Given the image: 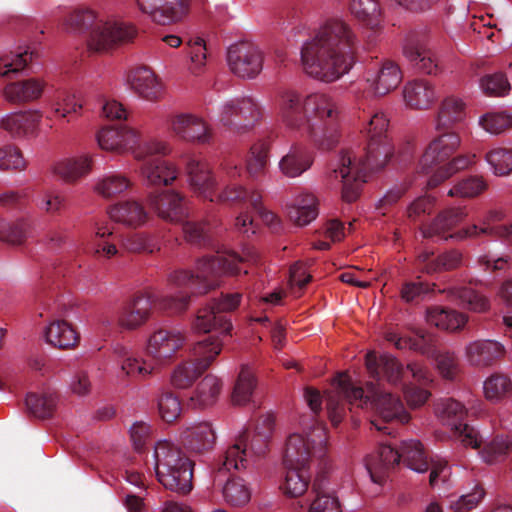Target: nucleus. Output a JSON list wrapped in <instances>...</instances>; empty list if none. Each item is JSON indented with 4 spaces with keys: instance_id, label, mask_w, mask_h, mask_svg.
Wrapping results in <instances>:
<instances>
[{
    "instance_id": "nucleus-60",
    "label": "nucleus",
    "mask_w": 512,
    "mask_h": 512,
    "mask_svg": "<svg viewBox=\"0 0 512 512\" xmlns=\"http://www.w3.org/2000/svg\"><path fill=\"white\" fill-rule=\"evenodd\" d=\"M483 93L488 96H504L510 90V84L502 73L487 74L479 81Z\"/></svg>"
},
{
    "instance_id": "nucleus-21",
    "label": "nucleus",
    "mask_w": 512,
    "mask_h": 512,
    "mask_svg": "<svg viewBox=\"0 0 512 512\" xmlns=\"http://www.w3.org/2000/svg\"><path fill=\"white\" fill-rule=\"evenodd\" d=\"M171 130L184 140L200 144L209 143L212 130L205 119L194 113H180L170 120Z\"/></svg>"
},
{
    "instance_id": "nucleus-50",
    "label": "nucleus",
    "mask_w": 512,
    "mask_h": 512,
    "mask_svg": "<svg viewBox=\"0 0 512 512\" xmlns=\"http://www.w3.org/2000/svg\"><path fill=\"white\" fill-rule=\"evenodd\" d=\"M204 371L193 359L184 361L173 370L171 383L179 389L188 388Z\"/></svg>"
},
{
    "instance_id": "nucleus-38",
    "label": "nucleus",
    "mask_w": 512,
    "mask_h": 512,
    "mask_svg": "<svg viewBox=\"0 0 512 512\" xmlns=\"http://www.w3.org/2000/svg\"><path fill=\"white\" fill-rule=\"evenodd\" d=\"M426 321L437 328L456 331L465 326L468 316L453 309L433 307L427 310Z\"/></svg>"
},
{
    "instance_id": "nucleus-8",
    "label": "nucleus",
    "mask_w": 512,
    "mask_h": 512,
    "mask_svg": "<svg viewBox=\"0 0 512 512\" xmlns=\"http://www.w3.org/2000/svg\"><path fill=\"white\" fill-rule=\"evenodd\" d=\"M184 343L181 332L159 328L148 337L145 357H135L123 346L116 347L115 353L121 359V369L126 375L146 378L167 366Z\"/></svg>"
},
{
    "instance_id": "nucleus-55",
    "label": "nucleus",
    "mask_w": 512,
    "mask_h": 512,
    "mask_svg": "<svg viewBox=\"0 0 512 512\" xmlns=\"http://www.w3.org/2000/svg\"><path fill=\"white\" fill-rule=\"evenodd\" d=\"M349 8L357 19L368 22L372 28L379 25L380 10L376 0H351Z\"/></svg>"
},
{
    "instance_id": "nucleus-36",
    "label": "nucleus",
    "mask_w": 512,
    "mask_h": 512,
    "mask_svg": "<svg viewBox=\"0 0 512 512\" xmlns=\"http://www.w3.org/2000/svg\"><path fill=\"white\" fill-rule=\"evenodd\" d=\"M504 352V346L494 340H477L466 347V357L472 365H487Z\"/></svg>"
},
{
    "instance_id": "nucleus-1",
    "label": "nucleus",
    "mask_w": 512,
    "mask_h": 512,
    "mask_svg": "<svg viewBox=\"0 0 512 512\" xmlns=\"http://www.w3.org/2000/svg\"><path fill=\"white\" fill-rule=\"evenodd\" d=\"M389 119L383 112L375 113L365 127L367 146L365 159L354 149L343 150L333 166L330 178L341 183L343 201L351 203L358 199L368 170H378L387 165L394 154L388 138Z\"/></svg>"
},
{
    "instance_id": "nucleus-11",
    "label": "nucleus",
    "mask_w": 512,
    "mask_h": 512,
    "mask_svg": "<svg viewBox=\"0 0 512 512\" xmlns=\"http://www.w3.org/2000/svg\"><path fill=\"white\" fill-rule=\"evenodd\" d=\"M155 472L158 481L171 491L186 494L192 489L190 461L172 442L159 440L154 447Z\"/></svg>"
},
{
    "instance_id": "nucleus-18",
    "label": "nucleus",
    "mask_w": 512,
    "mask_h": 512,
    "mask_svg": "<svg viewBox=\"0 0 512 512\" xmlns=\"http://www.w3.org/2000/svg\"><path fill=\"white\" fill-rule=\"evenodd\" d=\"M141 14L159 25L181 22L189 13L191 0H134Z\"/></svg>"
},
{
    "instance_id": "nucleus-29",
    "label": "nucleus",
    "mask_w": 512,
    "mask_h": 512,
    "mask_svg": "<svg viewBox=\"0 0 512 512\" xmlns=\"http://www.w3.org/2000/svg\"><path fill=\"white\" fill-rule=\"evenodd\" d=\"M151 311V301L145 295H138L120 310L117 324L124 330H135L146 323Z\"/></svg>"
},
{
    "instance_id": "nucleus-34",
    "label": "nucleus",
    "mask_w": 512,
    "mask_h": 512,
    "mask_svg": "<svg viewBox=\"0 0 512 512\" xmlns=\"http://www.w3.org/2000/svg\"><path fill=\"white\" fill-rule=\"evenodd\" d=\"M45 82L37 78H29L11 82L4 87L3 96L11 103H26L40 98Z\"/></svg>"
},
{
    "instance_id": "nucleus-52",
    "label": "nucleus",
    "mask_w": 512,
    "mask_h": 512,
    "mask_svg": "<svg viewBox=\"0 0 512 512\" xmlns=\"http://www.w3.org/2000/svg\"><path fill=\"white\" fill-rule=\"evenodd\" d=\"M487 189V183L481 176H469L458 181L449 191L452 197L472 198Z\"/></svg>"
},
{
    "instance_id": "nucleus-17",
    "label": "nucleus",
    "mask_w": 512,
    "mask_h": 512,
    "mask_svg": "<svg viewBox=\"0 0 512 512\" xmlns=\"http://www.w3.org/2000/svg\"><path fill=\"white\" fill-rule=\"evenodd\" d=\"M436 414L444 425L449 426L454 431L455 436L463 445L472 448L480 446L481 440L478 438L477 431L464 423L466 409L460 402L453 399L441 400L436 405Z\"/></svg>"
},
{
    "instance_id": "nucleus-64",
    "label": "nucleus",
    "mask_w": 512,
    "mask_h": 512,
    "mask_svg": "<svg viewBox=\"0 0 512 512\" xmlns=\"http://www.w3.org/2000/svg\"><path fill=\"white\" fill-rule=\"evenodd\" d=\"M484 492L476 486L471 492L461 495L456 500H451L449 509L453 512H467L474 509L482 500Z\"/></svg>"
},
{
    "instance_id": "nucleus-3",
    "label": "nucleus",
    "mask_w": 512,
    "mask_h": 512,
    "mask_svg": "<svg viewBox=\"0 0 512 512\" xmlns=\"http://www.w3.org/2000/svg\"><path fill=\"white\" fill-rule=\"evenodd\" d=\"M257 252L252 248L244 251V258L235 253H217L197 260L195 271L180 269L169 275L171 289H189L193 294H205L218 285V278L222 275H235L240 272L239 263L255 261ZM190 303V294L186 291H171L161 300V306L173 312L186 310Z\"/></svg>"
},
{
    "instance_id": "nucleus-15",
    "label": "nucleus",
    "mask_w": 512,
    "mask_h": 512,
    "mask_svg": "<svg viewBox=\"0 0 512 512\" xmlns=\"http://www.w3.org/2000/svg\"><path fill=\"white\" fill-rule=\"evenodd\" d=\"M402 81L399 66L392 61H384L375 70L366 72L363 79L357 81L351 88L358 98L383 96L396 89Z\"/></svg>"
},
{
    "instance_id": "nucleus-25",
    "label": "nucleus",
    "mask_w": 512,
    "mask_h": 512,
    "mask_svg": "<svg viewBox=\"0 0 512 512\" xmlns=\"http://www.w3.org/2000/svg\"><path fill=\"white\" fill-rule=\"evenodd\" d=\"M108 215L113 222L134 229L144 226L149 219L143 204L133 199L111 205L108 208Z\"/></svg>"
},
{
    "instance_id": "nucleus-61",
    "label": "nucleus",
    "mask_w": 512,
    "mask_h": 512,
    "mask_svg": "<svg viewBox=\"0 0 512 512\" xmlns=\"http://www.w3.org/2000/svg\"><path fill=\"white\" fill-rule=\"evenodd\" d=\"M26 165L27 162L18 147L10 144L0 147V169L22 171Z\"/></svg>"
},
{
    "instance_id": "nucleus-26",
    "label": "nucleus",
    "mask_w": 512,
    "mask_h": 512,
    "mask_svg": "<svg viewBox=\"0 0 512 512\" xmlns=\"http://www.w3.org/2000/svg\"><path fill=\"white\" fill-rule=\"evenodd\" d=\"M290 221L303 227L310 224L318 216V201L314 194L302 192L292 196L284 206Z\"/></svg>"
},
{
    "instance_id": "nucleus-14",
    "label": "nucleus",
    "mask_w": 512,
    "mask_h": 512,
    "mask_svg": "<svg viewBox=\"0 0 512 512\" xmlns=\"http://www.w3.org/2000/svg\"><path fill=\"white\" fill-rule=\"evenodd\" d=\"M302 431L291 433L285 442L283 463L285 467L308 465L312 459H319L325 466L324 457L327 451L326 430L322 424L316 423L308 427L301 424Z\"/></svg>"
},
{
    "instance_id": "nucleus-27",
    "label": "nucleus",
    "mask_w": 512,
    "mask_h": 512,
    "mask_svg": "<svg viewBox=\"0 0 512 512\" xmlns=\"http://www.w3.org/2000/svg\"><path fill=\"white\" fill-rule=\"evenodd\" d=\"M179 438L184 446L200 452L213 447L216 432L209 421H196L183 427L179 433Z\"/></svg>"
},
{
    "instance_id": "nucleus-28",
    "label": "nucleus",
    "mask_w": 512,
    "mask_h": 512,
    "mask_svg": "<svg viewBox=\"0 0 512 512\" xmlns=\"http://www.w3.org/2000/svg\"><path fill=\"white\" fill-rule=\"evenodd\" d=\"M94 157L91 153H81L71 158L55 162L51 172L61 180L72 183L87 176L93 168Z\"/></svg>"
},
{
    "instance_id": "nucleus-54",
    "label": "nucleus",
    "mask_w": 512,
    "mask_h": 512,
    "mask_svg": "<svg viewBox=\"0 0 512 512\" xmlns=\"http://www.w3.org/2000/svg\"><path fill=\"white\" fill-rule=\"evenodd\" d=\"M189 70L198 74L203 71L207 61V49L204 39L200 36L191 37L187 42Z\"/></svg>"
},
{
    "instance_id": "nucleus-63",
    "label": "nucleus",
    "mask_w": 512,
    "mask_h": 512,
    "mask_svg": "<svg viewBox=\"0 0 512 512\" xmlns=\"http://www.w3.org/2000/svg\"><path fill=\"white\" fill-rule=\"evenodd\" d=\"M181 403L177 396L170 392L163 393L158 399L160 417L166 422L175 421L181 413Z\"/></svg>"
},
{
    "instance_id": "nucleus-40",
    "label": "nucleus",
    "mask_w": 512,
    "mask_h": 512,
    "mask_svg": "<svg viewBox=\"0 0 512 512\" xmlns=\"http://www.w3.org/2000/svg\"><path fill=\"white\" fill-rule=\"evenodd\" d=\"M466 103L458 96H447L441 102L436 127H450L465 118Z\"/></svg>"
},
{
    "instance_id": "nucleus-2",
    "label": "nucleus",
    "mask_w": 512,
    "mask_h": 512,
    "mask_svg": "<svg viewBox=\"0 0 512 512\" xmlns=\"http://www.w3.org/2000/svg\"><path fill=\"white\" fill-rule=\"evenodd\" d=\"M356 44V35L345 21L329 20L321 26L315 37L303 44V69L315 79L336 81L352 68Z\"/></svg>"
},
{
    "instance_id": "nucleus-4",
    "label": "nucleus",
    "mask_w": 512,
    "mask_h": 512,
    "mask_svg": "<svg viewBox=\"0 0 512 512\" xmlns=\"http://www.w3.org/2000/svg\"><path fill=\"white\" fill-rule=\"evenodd\" d=\"M334 386L336 391L326 394L328 415L333 425H338L345 415L340 397L358 408L375 410L386 422L396 420L407 423L410 419L399 397L385 392L373 383L366 385L367 394H365L361 387L354 385L350 377L343 373L335 378Z\"/></svg>"
},
{
    "instance_id": "nucleus-20",
    "label": "nucleus",
    "mask_w": 512,
    "mask_h": 512,
    "mask_svg": "<svg viewBox=\"0 0 512 512\" xmlns=\"http://www.w3.org/2000/svg\"><path fill=\"white\" fill-rule=\"evenodd\" d=\"M140 137V133L129 126H104L95 134L97 145L102 151L117 155H132V149Z\"/></svg>"
},
{
    "instance_id": "nucleus-31",
    "label": "nucleus",
    "mask_w": 512,
    "mask_h": 512,
    "mask_svg": "<svg viewBox=\"0 0 512 512\" xmlns=\"http://www.w3.org/2000/svg\"><path fill=\"white\" fill-rule=\"evenodd\" d=\"M44 341L58 349H73L80 340V336L72 324L65 320L54 319L43 329Z\"/></svg>"
},
{
    "instance_id": "nucleus-33",
    "label": "nucleus",
    "mask_w": 512,
    "mask_h": 512,
    "mask_svg": "<svg viewBox=\"0 0 512 512\" xmlns=\"http://www.w3.org/2000/svg\"><path fill=\"white\" fill-rule=\"evenodd\" d=\"M403 54L422 72L429 75H437L439 73L437 58L426 43L408 39L403 45Z\"/></svg>"
},
{
    "instance_id": "nucleus-42",
    "label": "nucleus",
    "mask_w": 512,
    "mask_h": 512,
    "mask_svg": "<svg viewBox=\"0 0 512 512\" xmlns=\"http://www.w3.org/2000/svg\"><path fill=\"white\" fill-rule=\"evenodd\" d=\"M49 106L56 115L66 118L70 115H79L83 108V102L75 93L61 91L50 99Z\"/></svg>"
},
{
    "instance_id": "nucleus-10",
    "label": "nucleus",
    "mask_w": 512,
    "mask_h": 512,
    "mask_svg": "<svg viewBox=\"0 0 512 512\" xmlns=\"http://www.w3.org/2000/svg\"><path fill=\"white\" fill-rule=\"evenodd\" d=\"M467 213L464 208H451L441 213L434 222L423 231L424 237L440 236L447 239L464 240L466 238L478 237L480 235H494L501 237L512 243V223L508 225L495 224L502 220L503 213L500 211H491L483 219L481 225H472L456 233L446 235L458 223H460Z\"/></svg>"
},
{
    "instance_id": "nucleus-6",
    "label": "nucleus",
    "mask_w": 512,
    "mask_h": 512,
    "mask_svg": "<svg viewBox=\"0 0 512 512\" xmlns=\"http://www.w3.org/2000/svg\"><path fill=\"white\" fill-rule=\"evenodd\" d=\"M61 27L69 34L87 31L88 48L95 52L106 51L135 35V28L131 24L89 6H79L68 12L62 19Z\"/></svg>"
},
{
    "instance_id": "nucleus-45",
    "label": "nucleus",
    "mask_w": 512,
    "mask_h": 512,
    "mask_svg": "<svg viewBox=\"0 0 512 512\" xmlns=\"http://www.w3.org/2000/svg\"><path fill=\"white\" fill-rule=\"evenodd\" d=\"M485 161L494 175L507 176L512 172V149L492 147L485 154Z\"/></svg>"
},
{
    "instance_id": "nucleus-5",
    "label": "nucleus",
    "mask_w": 512,
    "mask_h": 512,
    "mask_svg": "<svg viewBox=\"0 0 512 512\" xmlns=\"http://www.w3.org/2000/svg\"><path fill=\"white\" fill-rule=\"evenodd\" d=\"M278 115L283 125L301 136L313 138L328 121L339 115L337 104L327 94H303L296 89H283L277 95Z\"/></svg>"
},
{
    "instance_id": "nucleus-62",
    "label": "nucleus",
    "mask_w": 512,
    "mask_h": 512,
    "mask_svg": "<svg viewBox=\"0 0 512 512\" xmlns=\"http://www.w3.org/2000/svg\"><path fill=\"white\" fill-rule=\"evenodd\" d=\"M29 225L27 222L21 220L14 224H10L3 219H0V240L18 244L27 236Z\"/></svg>"
},
{
    "instance_id": "nucleus-43",
    "label": "nucleus",
    "mask_w": 512,
    "mask_h": 512,
    "mask_svg": "<svg viewBox=\"0 0 512 512\" xmlns=\"http://www.w3.org/2000/svg\"><path fill=\"white\" fill-rule=\"evenodd\" d=\"M255 387L256 379L252 368L248 364H242L232 395L233 401L238 405L248 403Z\"/></svg>"
},
{
    "instance_id": "nucleus-57",
    "label": "nucleus",
    "mask_w": 512,
    "mask_h": 512,
    "mask_svg": "<svg viewBox=\"0 0 512 512\" xmlns=\"http://www.w3.org/2000/svg\"><path fill=\"white\" fill-rule=\"evenodd\" d=\"M314 488L316 496L310 503L308 512H342L339 499L333 493L321 491L318 479L314 483Z\"/></svg>"
},
{
    "instance_id": "nucleus-47",
    "label": "nucleus",
    "mask_w": 512,
    "mask_h": 512,
    "mask_svg": "<svg viewBox=\"0 0 512 512\" xmlns=\"http://www.w3.org/2000/svg\"><path fill=\"white\" fill-rule=\"evenodd\" d=\"M32 59L28 49H18L15 52L0 51V77L23 70Z\"/></svg>"
},
{
    "instance_id": "nucleus-24",
    "label": "nucleus",
    "mask_w": 512,
    "mask_h": 512,
    "mask_svg": "<svg viewBox=\"0 0 512 512\" xmlns=\"http://www.w3.org/2000/svg\"><path fill=\"white\" fill-rule=\"evenodd\" d=\"M366 368L370 376L384 379L392 385L400 383L403 375L402 364L392 355L384 353L379 356L370 351L365 357Z\"/></svg>"
},
{
    "instance_id": "nucleus-41",
    "label": "nucleus",
    "mask_w": 512,
    "mask_h": 512,
    "mask_svg": "<svg viewBox=\"0 0 512 512\" xmlns=\"http://www.w3.org/2000/svg\"><path fill=\"white\" fill-rule=\"evenodd\" d=\"M221 383L216 376H206L197 386L195 392L190 397L192 405L204 408L213 405L220 394Z\"/></svg>"
},
{
    "instance_id": "nucleus-48",
    "label": "nucleus",
    "mask_w": 512,
    "mask_h": 512,
    "mask_svg": "<svg viewBox=\"0 0 512 512\" xmlns=\"http://www.w3.org/2000/svg\"><path fill=\"white\" fill-rule=\"evenodd\" d=\"M451 295L469 310L483 313L489 310L490 301L485 296L467 287H457L450 290Z\"/></svg>"
},
{
    "instance_id": "nucleus-23",
    "label": "nucleus",
    "mask_w": 512,
    "mask_h": 512,
    "mask_svg": "<svg viewBox=\"0 0 512 512\" xmlns=\"http://www.w3.org/2000/svg\"><path fill=\"white\" fill-rule=\"evenodd\" d=\"M139 171L143 181L149 186H171L180 175L178 166L162 157L143 161Z\"/></svg>"
},
{
    "instance_id": "nucleus-32",
    "label": "nucleus",
    "mask_w": 512,
    "mask_h": 512,
    "mask_svg": "<svg viewBox=\"0 0 512 512\" xmlns=\"http://www.w3.org/2000/svg\"><path fill=\"white\" fill-rule=\"evenodd\" d=\"M403 100L411 109L422 110L431 107L437 99L435 86L426 79H415L403 87Z\"/></svg>"
},
{
    "instance_id": "nucleus-53",
    "label": "nucleus",
    "mask_w": 512,
    "mask_h": 512,
    "mask_svg": "<svg viewBox=\"0 0 512 512\" xmlns=\"http://www.w3.org/2000/svg\"><path fill=\"white\" fill-rule=\"evenodd\" d=\"M170 151L171 148L166 141L152 138L143 143L139 141L132 149V156L135 160L143 162L153 156H166Z\"/></svg>"
},
{
    "instance_id": "nucleus-44",
    "label": "nucleus",
    "mask_w": 512,
    "mask_h": 512,
    "mask_svg": "<svg viewBox=\"0 0 512 512\" xmlns=\"http://www.w3.org/2000/svg\"><path fill=\"white\" fill-rule=\"evenodd\" d=\"M222 350V342L215 337H208L197 342L192 348V359L200 368L207 369Z\"/></svg>"
},
{
    "instance_id": "nucleus-37",
    "label": "nucleus",
    "mask_w": 512,
    "mask_h": 512,
    "mask_svg": "<svg viewBox=\"0 0 512 512\" xmlns=\"http://www.w3.org/2000/svg\"><path fill=\"white\" fill-rule=\"evenodd\" d=\"M311 153L302 146H292L288 153L284 155L279 168L287 177H297L304 173L312 165Z\"/></svg>"
},
{
    "instance_id": "nucleus-51",
    "label": "nucleus",
    "mask_w": 512,
    "mask_h": 512,
    "mask_svg": "<svg viewBox=\"0 0 512 512\" xmlns=\"http://www.w3.org/2000/svg\"><path fill=\"white\" fill-rule=\"evenodd\" d=\"M512 390V380L507 375L492 374L483 383L485 398L489 401H499Z\"/></svg>"
},
{
    "instance_id": "nucleus-49",
    "label": "nucleus",
    "mask_w": 512,
    "mask_h": 512,
    "mask_svg": "<svg viewBox=\"0 0 512 512\" xmlns=\"http://www.w3.org/2000/svg\"><path fill=\"white\" fill-rule=\"evenodd\" d=\"M269 143L266 140L255 142L247 158V171L253 178H257L265 171L268 162Z\"/></svg>"
},
{
    "instance_id": "nucleus-19",
    "label": "nucleus",
    "mask_w": 512,
    "mask_h": 512,
    "mask_svg": "<svg viewBox=\"0 0 512 512\" xmlns=\"http://www.w3.org/2000/svg\"><path fill=\"white\" fill-rule=\"evenodd\" d=\"M150 209L163 221L178 224L189 218L190 210L185 196L173 189L152 192L147 196Z\"/></svg>"
},
{
    "instance_id": "nucleus-56",
    "label": "nucleus",
    "mask_w": 512,
    "mask_h": 512,
    "mask_svg": "<svg viewBox=\"0 0 512 512\" xmlns=\"http://www.w3.org/2000/svg\"><path fill=\"white\" fill-rule=\"evenodd\" d=\"M417 338L399 336L396 332H387L385 338L387 341L394 344L397 349H411L419 351L422 354L428 353L427 345L430 342V337L422 331L416 332Z\"/></svg>"
},
{
    "instance_id": "nucleus-35",
    "label": "nucleus",
    "mask_w": 512,
    "mask_h": 512,
    "mask_svg": "<svg viewBox=\"0 0 512 512\" xmlns=\"http://www.w3.org/2000/svg\"><path fill=\"white\" fill-rule=\"evenodd\" d=\"M216 328H219L222 333L228 334L232 329V324L210 303L197 312L192 329L198 333H207Z\"/></svg>"
},
{
    "instance_id": "nucleus-59",
    "label": "nucleus",
    "mask_w": 512,
    "mask_h": 512,
    "mask_svg": "<svg viewBox=\"0 0 512 512\" xmlns=\"http://www.w3.org/2000/svg\"><path fill=\"white\" fill-rule=\"evenodd\" d=\"M479 124L486 132L498 135L512 126V116L506 112H489L479 118Z\"/></svg>"
},
{
    "instance_id": "nucleus-9",
    "label": "nucleus",
    "mask_w": 512,
    "mask_h": 512,
    "mask_svg": "<svg viewBox=\"0 0 512 512\" xmlns=\"http://www.w3.org/2000/svg\"><path fill=\"white\" fill-rule=\"evenodd\" d=\"M461 145V138L453 131L443 132L436 136L425 149L419 161L423 172L434 169L428 184L437 186L475 163V154H461L452 157Z\"/></svg>"
},
{
    "instance_id": "nucleus-7",
    "label": "nucleus",
    "mask_w": 512,
    "mask_h": 512,
    "mask_svg": "<svg viewBox=\"0 0 512 512\" xmlns=\"http://www.w3.org/2000/svg\"><path fill=\"white\" fill-rule=\"evenodd\" d=\"M186 175L191 189L211 202L248 199V192L237 182L241 168L233 161L222 164L218 175L213 176L206 161L191 157L186 163Z\"/></svg>"
},
{
    "instance_id": "nucleus-46",
    "label": "nucleus",
    "mask_w": 512,
    "mask_h": 512,
    "mask_svg": "<svg viewBox=\"0 0 512 512\" xmlns=\"http://www.w3.org/2000/svg\"><path fill=\"white\" fill-rule=\"evenodd\" d=\"M252 496V490L243 479H231L223 487L225 501L234 507L247 505Z\"/></svg>"
},
{
    "instance_id": "nucleus-30",
    "label": "nucleus",
    "mask_w": 512,
    "mask_h": 512,
    "mask_svg": "<svg viewBox=\"0 0 512 512\" xmlns=\"http://www.w3.org/2000/svg\"><path fill=\"white\" fill-rule=\"evenodd\" d=\"M133 180L120 171H108L92 180L91 190L103 199H112L129 191Z\"/></svg>"
},
{
    "instance_id": "nucleus-39",
    "label": "nucleus",
    "mask_w": 512,
    "mask_h": 512,
    "mask_svg": "<svg viewBox=\"0 0 512 512\" xmlns=\"http://www.w3.org/2000/svg\"><path fill=\"white\" fill-rule=\"evenodd\" d=\"M307 465H296L286 467L283 482L280 484L281 491L288 497H299L303 495L310 482V476L306 470Z\"/></svg>"
},
{
    "instance_id": "nucleus-58",
    "label": "nucleus",
    "mask_w": 512,
    "mask_h": 512,
    "mask_svg": "<svg viewBox=\"0 0 512 512\" xmlns=\"http://www.w3.org/2000/svg\"><path fill=\"white\" fill-rule=\"evenodd\" d=\"M26 406L36 417H48L56 406V397L53 394L30 393L26 397Z\"/></svg>"
},
{
    "instance_id": "nucleus-13",
    "label": "nucleus",
    "mask_w": 512,
    "mask_h": 512,
    "mask_svg": "<svg viewBox=\"0 0 512 512\" xmlns=\"http://www.w3.org/2000/svg\"><path fill=\"white\" fill-rule=\"evenodd\" d=\"M273 429L274 417L270 414L262 416L252 436L240 435L228 446L224 454L223 467L227 471L247 469L256 457L266 452Z\"/></svg>"
},
{
    "instance_id": "nucleus-16",
    "label": "nucleus",
    "mask_w": 512,
    "mask_h": 512,
    "mask_svg": "<svg viewBox=\"0 0 512 512\" xmlns=\"http://www.w3.org/2000/svg\"><path fill=\"white\" fill-rule=\"evenodd\" d=\"M226 61L230 71L242 79H254L263 69V51L254 43L240 41L227 48Z\"/></svg>"
},
{
    "instance_id": "nucleus-12",
    "label": "nucleus",
    "mask_w": 512,
    "mask_h": 512,
    "mask_svg": "<svg viewBox=\"0 0 512 512\" xmlns=\"http://www.w3.org/2000/svg\"><path fill=\"white\" fill-rule=\"evenodd\" d=\"M400 458L407 466L417 472L424 473L429 466L418 440H409L402 443L401 452L394 450L390 445H381L375 452L364 458V466L373 483L381 484L386 472L399 463Z\"/></svg>"
},
{
    "instance_id": "nucleus-22",
    "label": "nucleus",
    "mask_w": 512,
    "mask_h": 512,
    "mask_svg": "<svg viewBox=\"0 0 512 512\" xmlns=\"http://www.w3.org/2000/svg\"><path fill=\"white\" fill-rule=\"evenodd\" d=\"M126 82L135 94L145 100L157 101L163 96L164 84L161 78L148 67L131 70L126 76Z\"/></svg>"
}]
</instances>
